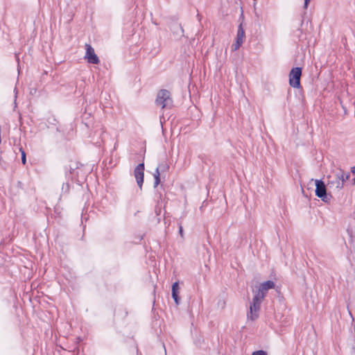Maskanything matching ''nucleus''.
<instances>
[{"mask_svg": "<svg viewBox=\"0 0 355 355\" xmlns=\"http://www.w3.org/2000/svg\"><path fill=\"white\" fill-rule=\"evenodd\" d=\"M349 173L345 174L344 171L339 168L334 175L327 176V186L330 188H335L340 191L343 188L344 183L349 178Z\"/></svg>", "mask_w": 355, "mask_h": 355, "instance_id": "nucleus-1", "label": "nucleus"}, {"mask_svg": "<svg viewBox=\"0 0 355 355\" xmlns=\"http://www.w3.org/2000/svg\"><path fill=\"white\" fill-rule=\"evenodd\" d=\"M62 191L68 192V191L69 190V183H67V182L63 183L62 187Z\"/></svg>", "mask_w": 355, "mask_h": 355, "instance_id": "nucleus-16", "label": "nucleus"}, {"mask_svg": "<svg viewBox=\"0 0 355 355\" xmlns=\"http://www.w3.org/2000/svg\"><path fill=\"white\" fill-rule=\"evenodd\" d=\"M266 293H264L263 291H262L259 288V289L255 292L254 296H253V298L252 300L254 301H259V302H262V300H263V298L265 297L266 296Z\"/></svg>", "mask_w": 355, "mask_h": 355, "instance_id": "nucleus-10", "label": "nucleus"}, {"mask_svg": "<svg viewBox=\"0 0 355 355\" xmlns=\"http://www.w3.org/2000/svg\"><path fill=\"white\" fill-rule=\"evenodd\" d=\"M252 355H268V354L266 351L260 349L253 352Z\"/></svg>", "mask_w": 355, "mask_h": 355, "instance_id": "nucleus-15", "label": "nucleus"}, {"mask_svg": "<svg viewBox=\"0 0 355 355\" xmlns=\"http://www.w3.org/2000/svg\"><path fill=\"white\" fill-rule=\"evenodd\" d=\"M161 175L159 172H158L157 170L155 171V173H153L154 176V187H157L161 182Z\"/></svg>", "mask_w": 355, "mask_h": 355, "instance_id": "nucleus-13", "label": "nucleus"}, {"mask_svg": "<svg viewBox=\"0 0 355 355\" xmlns=\"http://www.w3.org/2000/svg\"><path fill=\"white\" fill-rule=\"evenodd\" d=\"M351 171H352V173H354V174L355 173V167L354 166H353L352 168Z\"/></svg>", "mask_w": 355, "mask_h": 355, "instance_id": "nucleus-21", "label": "nucleus"}, {"mask_svg": "<svg viewBox=\"0 0 355 355\" xmlns=\"http://www.w3.org/2000/svg\"><path fill=\"white\" fill-rule=\"evenodd\" d=\"M168 168L169 166L166 162H162L158 164L155 170H157L158 172L160 173V174H163L164 173L167 172Z\"/></svg>", "mask_w": 355, "mask_h": 355, "instance_id": "nucleus-11", "label": "nucleus"}, {"mask_svg": "<svg viewBox=\"0 0 355 355\" xmlns=\"http://www.w3.org/2000/svg\"><path fill=\"white\" fill-rule=\"evenodd\" d=\"M144 163L139 164L134 170V175L138 187L141 189L144 178Z\"/></svg>", "mask_w": 355, "mask_h": 355, "instance_id": "nucleus-6", "label": "nucleus"}, {"mask_svg": "<svg viewBox=\"0 0 355 355\" xmlns=\"http://www.w3.org/2000/svg\"><path fill=\"white\" fill-rule=\"evenodd\" d=\"M315 196L320 198L322 201L326 203H329L331 198L332 196L330 193H327V188L324 182L322 180H315Z\"/></svg>", "mask_w": 355, "mask_h": 355, "instance_id": "nucleus-3", "label": "nucleus"}, {"mask_svg": "<svg viewBox=\"0 0 355 355\" xmlns=\"http://www.w3.org/2000/svg\"><path fill=\"white\" fill-rule=\"evenodd\" d=\"M179 284L178 282H174L172 285V297L175 303L178 305L180 302V297L179 296Z\"/></svg>", "mask_w": 355, "mask_h": 355, "instance_id": "nucleus-8", "label": "nucleus"}, {"mask_svg": "<svg viewBox=\"0 0 355 355\" xmlns=\"http://www.w3.org/2000/svg\"><path fill=\"white\" fill-rule=\"evenodd\" d=\"M261 302L259 301H254L252 300V302L250 305V311L247 314L248 319L252 321L255 320L259 317V311L260 310L261 307Z\"/></svg>", "mask_w": 355, "mask_h": 355, "instance_id": "nucleus-5", "label": "nucleus"}, {"mask_svg": "<svg viewBox=\"0 0 355 355\" xmlns=\"http://www.w3.org/2000/svg\"><path fill=\"white\" fill-rule=\"evenodd\" d=\"M178 28L180 29L181 33H182V34L183 35L184 29L182 28V27L180 25H179V26H178Z\"/></svg>", "mask_w": 355, "mask_h": 355, "instance_id": "nucleus-20", "label": "nucleus"}, {"mask_svg": "<svg viewBox=\"0 0 355 355\" xmlns=\"http://www.w3.org/2000/svg\"><path fill=\"white\" fill-rule=\"evenodd\" d=\"M173 99L171 98V92L165 89H161L158 92L155 103L157 105L164 108H171L173 106Z\"/></svg>", "mask_w": 355, "mask_h": 355, "instance_id": "nucleus-2", "label": "nucleus"}, {"mask_svg": "<svg viewBox=\"0 0 355 355\" xmlns=\"http://www.w3.org/2000/svg\"><path fill=\"white\" fill-rule=\"evenodd\" d=\"M310 1H311V0H304V8L305 9H306V8H308V6H309V3H310Z\"/></svg>", "mask_w": 355, "mask_h": 355, "instance_id": "nucleus-19", "label": "nucleus"}, {"mask_svg": "<svg viewBox=\"0 0 355 355\" xmlns=\"http://www.w3.org/2000/svg\"><path fill=\"white\" fill-rule=\"evenodd\" d=\"M245 35V32L242 26V24H240L238 30H237V34L236 37V40L243 42V37Z\"/></svg>", "mask_w": 355, "mask_h": 355, "instance_id": "nucleus-12", "label": "nucleus"}, {"mask_svg": "<svg viewBox=\"0 0 355 355\" xmlns=\"http://www.w3.org/2000/svg\"><path fill=\"white\" fill-rule=\"evenodd\" d=\"M85 58L91 64H98L100 60L94 52V49L89 44H86V54Z\"/></svg>", "mask_w": 355, "mask_h": 355, "instance_id": "nucleus-7", "label": "nucleus"}, {"mask_svg": "<svg viewBox=\"0 0 355 355\" xmlns=\"http://www.w3.org/2000/svg\"><path fill=\"white\" fill-rule=\"evenodd\" d=\"M349 315L352 317V320H354V317H353V315H352V313H351V311H349Z\"/></svg>", "mask_w": 355, "mask_h": 355, "instance_id": "nucleus-22", "label": "nucleus"}, {"mask_svg": "<svg viewBox=\"0 0 355 355\" xmlns=\"http://www.w3.org/2000/svg\"><path fill=\"white\" fill-rule=\"evenodd\" d=\"M354 184L355 185V178H354Z\"/></svg>", "mask_w": 355, "mask_h": 355, "instance_id": "nucleus-23", "label": "nucleus"}, {"mask_svg": "<svg viewBox=\"0 0 355 355\" xmlns=\"http://www.w3.org/2000/svg\"><path fill=\"white\" fill-rule=\"evenodd\" d=\"M275 284L273 281L272 280H268L266 282H264L261 283L259 286V288L266 293V291L270 288H273L275 287Z\"/></svg>", "mask_w": 355, "mask_h": 355, "instance_id": "nucleus-9", "label": "nucleus"}, {"mask_svg": "<svg viewBox=\"0 0 355 355\" xmlns=\"http://www.w3.org/2000/svg\"><path fill=\"white\" fill-rule=\"evenodd\" d=\"M302 68L300 67H293L289 73V85L296 89L301 87L300 78L302 76Z\"/></svg>", "mask_w": 355, "mask_h": 355, "instance_id": "nucleus-4", "label": "nucleus"}, {"mask_svg": "<svg viewBox=\"0 0 355 355\" xmlns=\"http://www.w3.org/2000/svg\"><path fill=\"white\" fill-rule=\"evenodd\" d=\"M21 162L24 165L26 163V153L24 150H21Z\"/></svg>", "mask_w": 355, "mask_h": 355, "instance_id": "nucleus-17", "label": "nucleus"}, {"mask_svg": "<svg viewBox=\"0 0 355 355\" xmlns=\"http://www.w3.org/2000/svg\"><path fill=\"white\" fill-rule=\"evenodd\" d=\"M243 42L235 40V43L232 45V49L234 51H236L240 48V46L242 45Z\"/></svg>", "mask_w": 355, "mask_h": 355, "instance_id": "nucleus-14", "label": "nucleus"}, {"mask_svg": "<svg viewBox=\"0 0 355 355\" xmlns=\"http://www.w3.org/2000/svg\"><path fill=\"white\" fill-rule=\"evenodd\" d=\"M179 234L183 238V227L181 224H179Z\"/></svg>", "mask_w": 355, "mask_h": 355, "instance_id": "nucleus-18", "label": "nucleus"}]
</instances>
